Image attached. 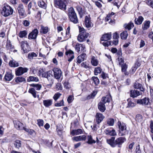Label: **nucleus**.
Returning <instances> with one entry per match:
<instances>
[{"label":"nucleus","instance_id":"72a5a7b5","mask_svg":"<svg viewBox=\"0 0 153 153\" xmlns=\"http://www.w3.org/2000/svg\"><path fill=\"white\" fill-rule=\"evenodd\" d=\"M37 54L34 52L29 53L28 54V58L29 59L32 60L37 57Z\"/></svg>","mask_w":153,"mask_h":153},{"label":"nucleus","instance_id":"1a4fd4ad","mask_svg":"<svg viewBox=\"0 0 153 153\" xmlns=\"http://www.w3.org/2000/svg\"><path fill=\"white\" fill-rule=\"evenodd\" d=\"M84 24L87 28H91L93 26V24L89 16H85L84 20Z\"/></svg>","mask_w":153,"mask_h":153},{"label":"nucleus","instance_id":"09e8293b","mask_svg":"<svg viewBox=\"0 0 153 153\" xmlns=\"http://www.w3.org/2000/svg\"><path fill=\"white\" fill-rule=\"evenodd\" d=\"M125 28L126 29H127L128 30H130L131 27H134V23H133L130 22L127 25H125Z\"/></svg>","mask_w":153,"mask_h":153},{"label":"nucleus","instance_id":"f257e3e1","mask_svg":"<svg viewBox=\"0 0 153 153\" xmlns=\"http://www.w3.org/2000/svg\"><path fill=\"white\" fill-rule=\"evenodd\" d=\"M126 139L124 137H120L115 140V137H111L110 139L107 140V143L113 147L116 146L118 147H121L122 144L126 141Z\"/></svg>","mask_w":153,"mask_h":153},{"label":"nucleus","instance_id":"6e6552de","mask_svg":"<svg viewBox=\"0 0 153 153\" xmlns=\"http://www.w3.org/2000/svg\"><path fill=\"white\" fill-rule=\"evenodd\" d=\"M28 70L27 68L19 67L16 70V74L17 76H20L27 72Z\"/></svg>","mask_w":153,"mask_h":153},{"label":"nucleus","instance_id":"052dcab7","mask_svg":"<svg viewBox=\"0 0 153 153\" xmlns=\"http://www.w3.org/2000/svg\"><path fill=\"white\" fill-rule=\"evenodd\" d=\"M37 124L39 127L43 126L44 125V121L42 119L37 120Z\"/></svg>","mask_w":153,"mask_h":153},{"label":"nucleus","instance_id":"7c9ffc66","mask_svg":"<svg viewBox=\"0 0 153 153\" xmlns=\"http://www.w3.org/2000/svg\"><path fill=\"white\" fill-rule=\"evenodd\" d=\"M9 65L12 67H16L19 66V64L15 60H11L9 62Z\"/></svg>","mask_w":153,"mask_h":153},{"label":"nucleus","instance_id":"5701e85b","mask_svg":"<svg viewBox=\"0 0 153 153\" xmlns=\"http://www.w3.org/2000/svg\"><path fill=\"white\" fill-rule=\"evenodd\" d=\"M44 105L46 107H48L53 104V100L51 99L45 100L43 101Z\"/></svg>","mask_w":153,"mask_h":153},{"label":"nucleus","instance_id":"49530a36","mask_svg":"<svg viewBox=\"0 0 153 153\" xmlns=\"http://www.w3.org/2000/svg\"><path fill=\"white\" fill-rule=\"evenodd\" d=\"M121 66V67L122 71L125 72V74L126 75H128V73L126 72V69L127 68V65L126 64H124Z\"/></svg>","mask_w":153,"mask_h":153},{"label":"nucleus","instance_id":"a19ab883","mask_svg":"<svg viewBox=\"0 0 153 153\" xmlns=\"http://www.w3.org/2000/svg\"><path fill=\"white\" fill-rule=\"evenodd\" d=\"M128 34L127 31H125L120 34L121 38L123 39H127Z\"/></svg>","mask_w":153,"mask_h":153},{"label":"nucleus","instance_id":"aec40b11","mask_svg":"<svg viewBox=\"0 0 153 153\" xmlns=\"http://www.w3.org/2000/svg\"><path fill=\"white\" fill-rule=\"evenodd\" d=\"M142 94L141 92H140L137 90H131L130 91V96L133 98H135L141 95Z\"/></svg>","mask_w":153,"mask_h":153},{"label":"nucleus","instance_id":"a878e982","mask_svg":"<svg viewBox=\"0 0 153 153\" xmlns=\"http://www.w3.org/2000/svg\"><path fill=\"white\" fill-rule=\"evenodd\" d=\"M134 87L135 88L139 89L141 91H144V88L143 87L142 85L137 82L134 83Z\"/></svg>","mask_w":153,"mask_h":153},{"label":"nucleus","instance_id":"c03bdc74","mask_svg":"<svg viewBox=\"0 0 153 153\" xmlns=\"http://www.w3.org/2000/svg\"><path fill=\"white\" fill-rule=\"evenodd\" d=\"M30 85L34 87L37 90H39L42 88L41 85L39 84H32Z\"/></svg>","mask_w":153,"mask_h":153},{"label":"nucleus","instance_id":"423d86ee","mask_svg":"<svg viewBox=\"0 0 153 153\" xmlns=\"http://www.w3.org/2000/svg\"><path fill=\"white\" fill-rule=\"evenodd\" d=\"M13 11L11 7L9 5H5L3 7L1 13L3 16L7 17L12 14Z\"/></svg>","mask_w":153,"mask_h":153},{"label":"nucleus","instance_id":"69168bd1","mask_svg":"<svg viewBox=\"0 0 153 153\" xmlns=\"http://www.w3.org/2000/svg\"><path fill=\"white\" fill-rule=\"evenodd\" d=\"M119 63L120 65H121L124 64V61L123 59L121 57L119 56L118 58Z\"/></svg>","mask_w":153,"mask_h":153},{"label":"nucleus","instance_id":"e433bc0d","mask_svg":"<svg viewBox=\"0 0 153 153\" xmlns=\"http://www.w3.org/2000/svg\"><path fill=\"white\" fill-rule=\"evenodd\" d=\"M91 62L92 65L94 66H96L98 65V60L94 56H92Z\"/></svg>","mask_w":153,"mask_h":153},{"label":"nucleus","instance_id":"37998d69","mask_svg":"<svg viewBox=\"0 0 153 153\" xmlns=\"http://www.w3.org/2000/svg\"><path fill=\"white\" fill-rule=\"evenodd\" d=\"M29 92L31 94L33 95V96L34 98H36V91H35L34 88H30L29 90Z\"/></svg>","mask_w":153,"mask_h":153},{"label":"nucleus","instance_id":"338daca9","mask_svg":"<svg viewBox=\"0 0 153 153\" xmlns=\"http://www.w3.org/2000/svg\"><path fill=\"white\" fill-rule=\"evenodd\" d=\"M56 88L57 90H62V87L61 83H57L56 86Z\"/></svg>","mask_w":153,"mask_h":153},{"label":"nucleus","instance_id":"473e14b6","mask_svg":"<svg viewBox=\"0 0 153 153\" xmlns=\"http://www.w3.org/2000/svg\"><path fill=\"white\" fill-rule=\"evenodd\" d=\"M27 82H38L39 81V79L37 77L30 76L27 79Z\"/></svg>","mask_w":153,"mask_h":153},{"label":"nucleus","instance_id":"8fccbe9b","mask_svg":"<svg viewBox=\"0 0 153 153\" xmlns=\"http://www.w3.org/2000/svg\"><path fill=\"white\" fill-rule=\"evenodd\" d=\"M91 79L93 81L94 84L96 85H98L100 82L99 80L97 77L96 76H93Z\"/></svg>","mask_w":153,"mask_h":153},{"label":"nucleus","instance_id":"774afa93","mask_svg":"<svg viewBox=\"0 0 153 153\" xmlns=\"http://www.w3.org/2000/svg\"><path fill=\"white\" fill-rule=\"evenodd\" d=\"M70 26H68L66 32V36L68 38H70L71 36V35L70 34Z\"/></svg>","mask_w":153,"mask_h":153},{"label":"nucleus","instance_id":"b1692460","mask_svg":"<svg viewBox=\"0 0 153 153\" xmlns=\"http://www.w3.org/2000/svg\"><path fill=\"white\" fill-rule=\"evenodd\" d=\"M83 131L81 129L73 130L71 132V134L73 136L78 135L83 133Z\"/></svg>","mask_w":153,"mask_h":153},{"label":"nucleus","instance_id":"0e129e2a","mask_svg":"<svg viewBox=\"0 0 153 153\" xmlns=\"http://www.w3.org/2000/svg\"><path fill=\"white\" fill-rule=\"evenodd\" d=\"M64 105V104L63 100H62L59 102L56 103L55 104V106L56 107H60Z\"/></svg>","mask_w":153,"mask_h":153},{"label":"nucleus","instance_id":"6e6d98bb","mask_svg":"<svg viewBox=\"0 0 153 153\" xmlns=\"http://www.w3.org/2000/svg\"><path fill=\"white\" fill-rule=\"evenodd\" d=\"M111 43V41H104L102 43V44L105 47H108V46L112 45Z\"/></svg>","mask_w":153,"mask_h":153},{"label":"nucleus","instance_id":"a211bd4d","mask_svg":"<svg viewBox=\"0 0 153 153\" xmlns=\"http://www.w3.org/2000/svg\"><path fill=\"white\" fill-rule=\"evenodd\" d=\"M87 56L85 53H83L79 56L76 59L77 62L79 63H81L82 62L86 60Z\"/></svg>","mask_w":153,"mask_h":153},{"label":"nucleus","instance_id":"e2e57ef3","mask_svg":"<svg viewBox=\"0 0 153 153\" xmlns=\"http://www.w3.org/2000/svg\"><path fill=\"white\" fill-rule=\"evenodd\" d=\"M97 94V92L96 91H93L92 94L88 96L87 97L88 99H89L90 98H93Z\"/></svg>","mask_w":153,"mask_h":153},{"label":"nucleus","instance_id":"79ce46f5","mask_svg":"<svg viewBox=\"0 0 153 153\" xmlns=\"http://www.w3.org/2000/svg\"><path fill=\"white\" fill-rule=\"evenodd\" d=\"M102 69L99 67L96 68L94 71V74L95 75H97L102 72Z\"/></svg>","mask_w":153,"mask_h":153},{"label":"nucleus","instance_id":"c9c22d12","mask_svg":"<svg viewBox=\"0 0 153 153\" xmlns=\"http://www.w3.org/2000/svg\"><path fill=\"white\" fill-rule=\"evenodd\" d=\"M105 20L106 21L108 22L111 25L115 23V20L114 19L112 20L111 17L110 16V15H108L106 17Z\"/></svg>","mask_w":153,"mask_h":153},{"label":"nucleus","instance_id":"cd10ccee","mask_svg":"<svg viewBox=\"0 0 153 153\" xmlns=\"http://www.w3.org/2000/svg\"><path fill=\"white\" fill-rule=\"evenodd\" d=\"M150 23V22L149 21H145L142 25V29L143 30L148 29L149 27Z\"/></svg>","mask_w":153,"mask_h":153},{"label":"nucleus","instance_id":"58836bf2","mask_svg":"<svg viewBox=\"0 0 153 153\" xmlns=\"http://www.w3.org/2000/svg\"><path fill=\"white\" fill-rule=\"evenodd\" d=\"M27 32L26 30L21 31L19 33V36L21 38L25 37L27 34Z\"/></svg>","mask_w":153,"mask_h":153},{"label":"nucleus","instance_id":"f3484780","mask_svg":"<svg viewBox=\"0 0 153 153\" xmlns=\"http://www.w3.org/2000/svg\"><path fill=\"white\" fill-rule=\"evenodd\" d=\"M104 118L105 117L102 114L100 113H97L96 115V120L97 123L99 124L100 123Z\"/></svg>","mask_w":153,"mask_h":153},{"label":"nucleus","instance_id":"9b49d317","mask_svg":"<svg viewBox=\"0 0 153 153\" xmlns=\"http://www.w3.org/2000/svg\"><path fill=\"white\" fill-rule=\"evenodd\" d=\"M39 33L37 29H34L29 34L28 39H36Z\"/></svg>","mask_w":153,"mask_h":153},{"label":"nucleus","instance_id":"ddd939ff","mask_svg":"<svg viewBox=\"0 0 153 153\" xmlns=\"http://www.w3.org/2000/svg\"><path fill=\"white\" fill-rule=\"evenodd\" d=\"M75 49L77 52H79L80 51L82 52L85 51V45L79 43H77L76 45Z\"/></svg>","mask_w":153,"mask_h":153},{"label":"nucleus","instance_id":"4468645a","mask_svg":"<svg viewBox=\"0 0 153 153\" xmlns=\"http://www.w3.org/2000/svg\"><path fill=\"white\" fill-rule=\"evenodd\" d=\"M104 132L107 135L114 136L117 135L115 130L112 128H107L104 131Z\"/></svg>","mask_w":153,"mask_h":153},{"label":"nucleus","instance_id":"f704fd0d","mask_svg":"<svg viewBox=\"0 0 153 153\" xmlns=\"http://www.w3.org/2000/svg\"><path fill=\"white\" fill-rule=\"evenodd\" d=\"M127 101L128 102L127 107L132 108L135 106L136 104L131 101L130 99H128Z\"/></svg>","mask_w":153,"mask_h":153},{"label":"nucleus","instance_id":"9d476101","mask_svg":"<svg viewBox=\"0 0 153 153\" xmlns=\"http://www.w3.org/2000/svg\"><path fill=\"white\" fill-rule=\"evenodd\" d=\"M17 10L19 16H22L23 17L25 16V10L22 4H20L19 5Z\"/></svg>","mask_w":153,"mask_h":153},{"label":"nucleus","instance_id":"0eeeda50","mask_svg":"<svg viewBox=\"0 0 153 153\" xmlns=\"http://www.w3.org/2000/svg\"><path fill=\"white\" fill-rule=\"evenodd\" d=\"M20 44L22 50L23 51L24 53H27L30 51L29 46L27 41H22Z\"/></svg>","mask_w":153,"mask_h":153},{"label":"nucleus","instance_id":"4be33fe9","mask_svg":"<svg viewBox=\"0 0 153 153\" xmlns=\"http://www.w3.org/2000/svg\"><path fill=\"white\" fill-rule=\"evenodd\" d=\"M111 33H107L102 35L101 39L102 41H107L111 39Z\"/></svg>","mask_w":153,"mask_h":153},{"label":"nucleus","instance_id":"7ed1b4c3","mask_svg":"<svg viewBox=\"0 0 153 153\" xmlns=\"http://www.w3.org/2000/svg\"><path fill=\"white\" fill-rule=\"evenodd\" d=\"M79 34L77 37V40L81 42L85 41L88 38L89 34L87 33L83 28H79Z\"/></svg>","mask_w":153,"mask_h":153},{"label":"nucleus","instance_id":"bf43d9fd","mask_svg":"<svg viewBox=\"0 0 153 153\" xmlns=\"http://www.w3.org/2000/svg\"><path fill=\"white\" fill-rule=\"evenodd\" d=\"M136 120L139 122H141L143 120V117L140 114L137 115L136 116Z\"/></svg>","mask_w":153,"mask_h":153},{"label":"nucleus","instance_id":"c756f323","mask_svg":"<svg viewBox=\"0 0 153 153\" xmlns=\"http://www.w3.org/2000/svg\"><path fill=\"white\" fill-rule=\"evenodd\" d=\"M49 28L47 27H44L42 25L41 26V29L40 31V33L43 34L46 33L48 31Z\"/></svg>","mask_w":153,"mask_h":153},{"label":"nucleus","instance_id":"39448f33","mask_svg":"<svg viewBox=\"0 0 153 153\" xmlns=\"http://www.w3.org/2000/svg\"><path fill=\"white\" fill-rule=\"evenodd\" d=\"M117 124L119 128V135L123 136L126 135L127 133L126 124L123 123H121L120 122L118 121Z\"/></svg>","mask_w":153,"mask_h":153},{"label":"nucleus","instance_id":"412c9836","mask_svg":"<svg viewBox=\"0 0 153 153\" xmlns=\"http://www.w3.org/2000/svg\"><path fill=\"white\" fill-rule=\"evenodd\" d=\"M86 139V137L85 135H83L79 136H76L73 137L72 140L76 142H78L81 141H85Z\"/></svg>","mask_w":153,"mask_h":153},{"label":"nucleus","instance_id":"13d9d810","mask_svg":"<svg viewBox=\"0 0 153 153\" xmlns=\"http://www.w3.org/2000/svg\"><path fill=\"white\" fill-rule=\"evenodd\" d=\"M56 131L58 134L59 136L61 135L63 132L62 129L58 126H57Z\"/></svg>","mask_w":153,"mask_h":153},{"label":"nucleus","instance_id":"2f4dec72","mask_svg":"<svg viewBox=\"0 0 153 153\" xmlns=\"http://www.w3.org/2000/svg\"><path fill=\"white\" fill-rule=\"evenodd\" d=\"M111 99V97L109 96H106L105 97H103L102 99L101 102L105 104L106 102H109Z\"/></svg>","mask_w":153,"mask_h":153},{"label":"nucleus","instance_id":"393cba45","mask_svg":"<svg viewBox=\"0 0 153 153\" xmlns=\"http://www.w3.org/2000/svg\"><path fill=\"white\" fill-rule=\"evenodd\" d=\"M13 76L12 73L10 72H7L4 76V79L6 81H10L12 79Z\"/></svg>","mask_w":153,"mask_h":153},{"label":"nucleus","instance_id":"f8f14e48","mask_svg":"<svg viewBox=\"0 0 153 153\" xmlns=\"http://www.w3.org/2000/svg\"><path fill=\"white\" fill-rule=\"evenodd\" d=\"M54 72V77L56 79H59L62 76V71L58 68H54L53 70Z\"/></svg>","mask_w":153,"mask_h":153},{"label":"nucleus","instance_id":"5fc2aeb1","mask_svg":"<svg viewBox=\"0 0 153 153\" xmlns=\"http://www.w3.org/2000/svg\"><path fill=\"white\" fill-rule=\"evenodd\" d=\"M15 147L17 148H19L21 146V141L20 140H16L14 144Z\"/></svg>","mask_w":153,"mask_h":153},{"label":"nucleus","instance_id":"864d4df0","mask_svg":"<svg viewBox=\"0 0 153 153\" xmlns=\"http://www.w3.org/2000/svg\"><path fill=\"white\" fill-rule=\"evenodd\" d=\"M114 122V120L113 119L110 118L108 119L107 121V124L110 126H113Z\"/></svg>","mask_w":153,"mask_h":153},{"label":"nucleus","instance_id":"f03ea898","mask_svg":"<svg viewBox=\"0 0 153 153\" xmlns=\"http://www.w3.org/2000/svg\"><path fill=\"white\" fill-rule=\"evenodd\" d=\"M68 17L71 22L74 24L78 22V19L74 8L71 7L68 10Z\"/></svg>","mask_w":153,"mask_h":153},{"label":"nucleus","instance_id":"ea45409f","mask_svg":"<svg viewBox=\"0 0 153 153\" xmlns=\"http://www.w3.org/2000/svg\"><path fill=\"white\" fill-rule=\"evenodd\" d=\"M53 76L52 74V72L51 71H49L48 72V76L46 77L48 81H51L52 82L53 80Z\"/></svg>","mask_w":153,"mask_h":153},{"label":"nucleus","instance_id":"dca6fc26","mask_svg":"<svg viewBox=\"0 0 153 153\" xmlns=\"http://www.w3.org/2000/svg\"><path fill=\"white\" fill-rule=\"evenodd\" d=\"M65 54L68 57V61L69 62H71L74 58V52L71 50L66 51Z\"/></svg>","mask_w":153,"mask_h":153},{"label":"nucleus","instance_id":"4c0bfd02","mask_svg":"<svg viewBox=\"0 0 153 153\" xmlns=\"http://www.w3.org/2000/svg\"><path fill=\"white\" fill-rule=\"evenodd\" d=\"M15 82L17 83L25 82V79L22 77H18L15 79Z\"/></svg>","mask_w":153,"mask_h":153},{"label":"nucleus","instance_id":"680f3d73","mask_svg":"<svg viewBox=\"0 0 153 153\" xmlns=\"http://www.w3.org/2000/svg\"><path fill=\"white\" fill-rule=\"evenodd\" d=\"M30 22L26 20H24L22 22V24L25 27H28L30 25Z\"/></svg>","mask_w":153,"mask_h":153},{"label":"nucleus","instance_id":"4d7b16f0","mask_svg":"<svg viewBox=\"0 0 153 153\" xmlns=\"http://www.w3.org/2000/svg\"><path fill=\"white\" fill-rule=\"evenodd\" d=\"M61 94L58 92L56 93L54 95L53 97V98L55 101H56L60 97L61 95Z\"/></svg>","mask_w":153,"mask_h":153},{"label":"nucleus","instance_id":"6ab92c4d","mask_svg":"<svg viewBox=\"0 0 153 153\" xmlns=\"http://www.w3.org/2000/svg\"><path fill=\"white\" fill-rule=\"evenodd\" d=\"M13 123L15 127L19 130H23L24 128L23 124L22 123L18 120H14Z\"/></svg>","mask_w":153,"mask_h":153},{"label":"nucleus","instance_id":"bb28decb","mask_svg":"<svg viewBox=\"0 0 153 153\" xmlns=\"http://www.w3.org/2000/svg\"><path fill=\"white\" fill-rule=\"evenodd\" d=\"M98 106V109L101 112H104L105 110V105L102 102H99Z\"/></svg>","mask_w":153,"mask_h":153},{"label":"nucleus","instance_id":"603ef678","mask_svg":"<svg viewBox=\"0 0 153 153\" xmlns=\"http://www.w3.org/2000/svg\"><path fill=\"white\" fill-rule=\"evenodd\" d=\"M63 82L64 87L65 88L67 89H69L71 88V85L68 81H63Z\"/></svg>","mask_w":153,"mask_h":153},{"label":"nucleus","instance_id":"de8ad7c7","mask_svg":"<svg viewBox=\"0 0 153 153\" xmlns=\"http://www.w3.org/2000/svg\"><path fill=\"white\" fill-rule=\"evenodd\" d=\"M88 140L87 143L89 144H91L96 143V141L93 139L91 136V135L88 136Z\"/></svg>","mask_w":153,"mask_h":153},{"label":"nucleus","instance_id":"20e7f679","mask_svg":"<svg viewBox=\"0 0 153 153\" xmlns=\"http://www.w3.org/2000/svg\"><path fill=\"white\" fill-rule=\"evenodd\" d=\"M66 0H54V6L62 10H66V5L65 3Z\"/></svg>","mask_w":153,"mask_h":153},{"label":"nucleus","instance_id":"2eb2a0df","mask_svg":"<svg viewBox=\"0 0 153 153\" xmlns=\"http://www.w3.org/2000/svg\"><path fill=\"white\" fill-rule=\"evenodd\" d=\"M137 104L143 105H148L150 103L149 99L148 98L145 97L142 99L137 100Z\"/></svg>","mask_w":153,"mask_h":153},{"label":"nucleus","instance_id":"c85d7f7f","mask_svg":"<svg viewBox=\"0 0 153 153\" xmlns=\"http://www.w3.org/2000/svg\"><path fill=\"white\" fill-rule=\"evenodd\" d=\"M143 20V18L141 16H139L137 18L135 19V23L137 25H140L142 24Z\"/></svg>","mask_w":153,"mask_h":153},{"label":"nucleus","instance_id":"a18cd8bd","mask_svg":"<svg viewBox=\"0 0 153 153\" xmlns=\"http://www.w3.org/2000/svg\"><path fill=\"white\" fill-rule=\"evenodd\" d=\"M6 47L8 49H11L13 48V46L12 45L10 41L8 39L7 41Z\"/></svg>","mask_w":153,"mask_h":153},{"label":"nucleus","instance_id":"3c124183","mask_svg":"<svg viewBox=\"0 0 153 153\" xmlns=\"http://www.w3.org/2000/svg\"><path fill=\"white\" fill-rule=\"evenodd\" d=\"M38 4L40 7H42L44 9L46 8V4L44 1H42L39 2H38Z\"/></svg>","mask_w":153,"mask_h":153}]
</instances>
